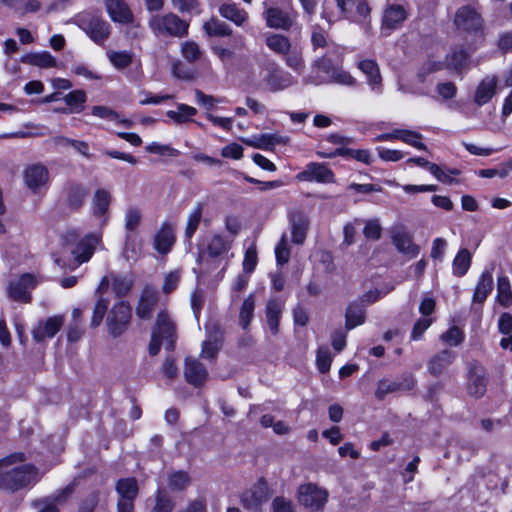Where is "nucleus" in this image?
I'll use <instances>...</instances> for the list:
<instances>
[{
    "label": "nucleus",
    "instance_id": "f257e3e1",
    "mask_svg": "<svg viewBox=\"0 0 512 512\" xmlns=\"http://www.w3.org/2000/svg\"><path fill=\"white\" fill-rule=\"evenodd\" d=\"M23 452H15L0 459V490L16 493L32 487L40 480L38 469L24 464Z\"/></svg>",
    "mask_w": 512,
    "mask_h": 512
},
{
    "label": "nucleus",
    "instance_id": "f03ea898",
    "mask_svg": "<svg viewBox=\"0 0 512 512\" xmlns=\"http://www.w3.org/2000/svg\"><path fill=\"white\" fill-rule=\"evenodd\" d=\"M101 240L100 234L90 233L80 237L75 229H68L61 235V251L55 262L66 267V258L71 255L74 267L87 262L93 255L96 245Z\"/></svg>",
    "mask_w": 512,
    "mask_h": 512
},
{
    "label": "nucleus",
    "instance_id": "7ed1b4c3",
    "mask_svg": "<svg viewBox=\"0 0 512 512\" xmlns=\"http://www.w3.org/2000/svg\"><path fill=\"white\" fill-rule=\"evenodd\" d=\"M73 22L97 45L104 44L111 35V24L99 11H81L74 16Z\"/></svg>",
    "mask_w": 512,
    "mask_h": 512
},
{
    "label": "nucleus",
    "instance_id": "20e7f679",
    "mask_svg": "<svg viewBox=\"0 0 512 512\" xmlns=\"http://www.w3.org/2000/svg\"><path fill=\"white\" fill-rule=\"evenodd\" d=\"M149 27L155 35L182 37L188 32V24L172 13L152 16Z\"/></svg>",
    "mask_w": 512,
    "mask_h": 512
},
{
    "label": "nucleus",
    "instance_id": "39448f33",
    "mask_svg": "<svg viewBox=\"0 0 512 512\" xmlns=\"http://www.w3.org/2000/svg\"><path fill=\"white\" fill-rule=\"evenodd\" d=\"M328 495L326 489L314 483L302 484L297 491L299 503L312 511L321 510L328 501Z\"/></svg>",
    "mask_w": 512,
    "mask_h": 512
},
{
    "label": "nucleus",
    "instance_id": "423d86ee",
    "mask_svg": "<svg viewBox=\"0 0 512 512\" xmlns=\"http://www.w3.org/2000/svg\"><path fill=\"white\" fill-rule=\"evenodd\" d=\"M132 317V308L129 303L120 301L116 303L107 316L109 333L113 337L122 335L128 328Z\"/></svg>",
    "mask_w": 512,
    "mask_h": 512
},
{
    "label": "nucleus",
    "instance_id": "0eeeda50",
    "mask_svg": "<svg viewBox=\"0 0 512 512\" xmlns=\"http://www.w3.org/2000/svg\"><path fill=\"white\" fill-rule=\"evenodd\" d=\"M454 23L456 27L468 33L482 32L484 20L477 10L471 5L461 6L455 13Z\"/></svg>",
    "mask_w": 512,
    "mask_h": 512
},
{
    "label": "nucleus",
    "instance_id": "6e6552de",
    "mask_svg": "<svg viewBox=\"0 0 512 512\" xmlns=\"http://www.w3.org/2000/svg\"><path fill=\"white\" fill-rule=\"evenodd\" d=\"M416 385V379L411 373H403L397 380L382 379L377 384L375 397L383 400L387 394L411 391Z\"/></svg>",
    "mask_w": 512,
    "mask_h": 512
},
{
    "label": "nucleus",
    "instance_id": "1a4fd4ad",
    "mask_svg": "<svg viewBox=\"0 0 512 512\" xmlns=\"http://www.w3.org/2000/svg\"><path fill=\"white\" fill-rule=\"evenodd\" d=\"M38 284L37 279L32 274H23L18 279L9 282L7 293L10 299L17 302H30V290Z\"/></svg>",
    "mask_w": 512,
    "mask_h": 512
},
{
    "label": "nucleus",
    "instance_id": "9d476101",
    "mask_svg": "<svg viewBox=\"0 0 512 512\" xmlns=\"http://www.w3.org/2000/svg\"><path fill=\"white\" fill-rule=\"evenodd\" d=\"M266 75L263 78L266 88L271 92H278L293 84L290 73L280 69L275 62H269L266 67Z\"/></svg>",
    "mask_w": 512,
    "mask_h": 512
},
{
    "label": "nucleus",
    "instance_id": "9b49d317",
    "mask_svg": "<svg viewBox=\"0 0 512 512\" xmlns=\"http://www.w3.org/2000/svg\"><path fill=\"white\" fill-rule=\"evenodd\" d=\"M269 497L268 484L263 479H260L250 490L242 494L241 503L244 508L258 512L261 506L268 501Z\"/></svg>",
    "mask_w": 512,
    "mask_h": 512
},
{
    "label": "nucleus",
    "instance_id": "f8f14e48",
    "mask_svg": "<svg viewBox=\"0 0 512 512\" xmlns=\"http://www.w3.org/2000/svg\"><path fill=\"white\" fill-rule=\"evenodd\" d=\"M297 180L305 182L333 183L334 173L323 163L312 162L306 165L305 169L297 174Z\"/></svg>",
    "mask_w": 512,
    "mask_h": 512
},
{
    "label": "nucleus",
    "instance_id": "ddd939ff",
    "mask_svg": "<svg viewBox=\"0 0 512 512\" xmlns=\"http://www.w3.org/2000/svg\"><path fill=\"white\" fill-rule=\"evenodd\" d=\"M103 5L112 22L128 25L134 21V14L125 0H103Z\"/></svg>",
    "mask_w": 512,
    "mask_h": 512
},
{
    "label": "nucleus",
    "instance_id": "4468645a",
    "mask_svg": "<svg viewBox=\"0 0 512 512\" xmlns=\"http://www.w3.org/2000/svg\"><path fill=\"white\" fill-rule=\"evenodd\" d=\"M165 340V348L173 350L176 341V326L171 317L165 311H160L156 318V325L152 332Z\"/></svg>",
    "mask_w": 512,
    "mask_h": 512
},
{
    "label": "nucleus",
    "instance_id": "2eb2a0df",
    "mask_svg": "<svg viewBox=\"0 0 512 512\" xmlns=\"http://www.w3.org/2000/svg\"><path fill=\"white\" fill-rule=\"evenodd\" d=\"M88 188L78 182H69L63 190L64 205L72 211L82 208L88 196Z\"/></svg>",
    "mask_w": 512,
    "mask_h": 512
},
{
    "label": "nucleus",
    "instance_id": "dca6fc26",
    "mask_svg": "<svg viewBox=\"0 0 512 512\" xmlns=\"http://www.w3.org/2000/svg\"><path fill=\"white\" fill-rule=\"evenodd\" d=\"M263 18L269 28L289 30L296 20V15L278 7H268L263 12Z\"/></svg>",
    "mask_w": 512,
    "mask_h": 512
},
{
    "label": "nucleus",
    "instance_id": "f3484780",
    "mask_svg": "<svg viewBox=\"0 0 512 512\" xmlns=\"http://www.w3.org/2000/svg\"><path fill=\"white\" fill-rule=\"evenodd\" d=\"M23 178L26 186L37 192L48 183L49 172L43 164H32L25 168Z\"/></svg>",
    "mask_w": 512,
    "mask_h": 512
},
{
    "label": "nucleus",
    "instance_id": "a211bd4d",
    "mask_svg": "<svg viewBox=\"0 0 512 512\" xmlns=\"http://www.w3.org/2000/svg\"><path fill=\"white\" fill-rule=\"evenodd\" d=\"M159 301V292L155 287L146 286L140 296L136 306V315L140 319L148 320L151 318Z\"/></svg>",
    "mask_w": 512,
    "mask_h": 512
},
{
    "label": "nucleus",
    "instance_id": "6ab92c4d",
    "mask_svg": "<svg viewBox=\"0 0 512 512\" xmlns=\"http://www.w3.org/2000/svg\"><path fill=\"white\" fill-rule=\"evenodd\" d=\"M184 377L190 385L202 387L208 379V371L197 359L187 357L184 365Z\"/></svg>",
    "mask_w": 512,
    "mask_h": 512
},
{
    "label": "nucleus",
    "instance_id": "aec40b11",
    "mask_svg": "<svg viewBox=\"0 0 512 512\" xmlns=\"http://www.w3.org/2000/svg\"><path fill=\"white\" fill-rule=\"evenodd\" d=\"M73 490L74 488L72 486H67L52 496L34 500L32 507L38 509V512H59L58 506L66 501Z\"/></svg>",
    "mask_w": 512,
    "mask_h": 512
},
{
    "label": "nucleus",
    "instance_id": "412c9836",
    "mask_svg": "<svg viewBox=\"0 0 512 512\" xmlns=\"http://www.w3.org/2000/svg\"><path fill=\"white\" fill-rule=\"evenodd\" d=\"M292 242L297 245L304 243L309 227V218L302 211H294L289 214Z\"/></svg>",
    "mask_w": 512,
    "mask_h": 512
},
{
    "label": "nucleus",
    "instance_id": "4be33fe9",
    "mask_svg": "<svg viewBox=\"0 0 512 512\" xmlns=\"http://www.w3.org/2000/svg\"><path fill=\"white\" fill-rule=\"evenodd\" d=\"M455 358L456 353L449 349H444L436 353L427 362L428 372L434 377L442 375L454 362Z\"/></svg>",
    "mask_w": 512,
    "mask_h": 512
},
{
    "label": "nucleus",
    "instance_id": "5701e85b",
    "mask_svg": "<svg viewBox=\"0 0 512 512\" xmlns=\"http://www.w3.org/2000/svg\"><path fill=\"white\" fill-rule=\"evenodd\" d=\"M64 323L62 316H53L43 322H39L33 329L32 336L36 342H42L46 338L54 337Z\"/></svg>",
    "mask_w": 512,
    "mask_h": 512
},
{
    "label": "nucleus",
    "instance_id": "b1692460",
    "mask_svg": "<svg viewBox=\"0 0 512 512\" xmlns=\"http://www.w3.org/2000/svg\"><path fill=\"white\" fill-rule=\"evenodd\" d=\"M358 68L366 75L367 83L371 90L377 94L382 93V77L378 64L371 59H365L358 63Z\"/></svg>",
    "mask_w": 512,
    "mask_h": 512
},
{
    "label": "nucleus",
    "instance_id": "393cba45",
    "mask_svg": "<svg viewBox=\"0 0 512 512\" xmlns=\"http://www.w3.org/2000/svg\"><path fill=\"white\" fill-rule=\"evenodd\" d=\"M498 80L494 75L486 76L478 84L474 93V102L478 106L488 103L496 94Z\"/></svg>",
    "mask_w": 512,
    "mask_h": 512
},
{
    "label": "nucleus",
    "instance_id": "a878e982",
    "mask_svg": "<svg viewBox=\"0 0 512 512\" xmlns=\"http://www.w3.org/2000/svg\"><path fill=\"white\" fill-rule=\"evenodd\" d=\"M233 239L222 234L215 233L207 241L206 248L203 251L209 257L217 258L225 255L231 249Z\"/></svg>",
    "mask_w": 512,
    "mask_h": 512
},
{
    "label": "nucleus",
    "instance_id": "bb28decb",
    "mask_svg": "<svg viewBox=\"0 0 512 512\" xmlns=\"http://www.w3.org/2000/svg\"><path fill=\"white\" fill-rule=\"evenodd\" d=\"M392 242L400 253L410 257H416L419 254V246L413 242L412 236L403 229L393 232Z\"/></svg>",
    "mask_w": 512,
    "mask_h": 512
},
{
    "label": "nucleus",
    "instance_id": "cd10ccee",
    "mask_svg": "<svg viewBox=\"0 0 512 512\" xmlns=\"http://www.w3.org/2000/svg\"><path fill=\"white\" fill-rule=\"evenodd\" d=\"M304 82L306 84L320 85L323 83L334 82L341 85L353 86L356 84V79L347 71L336 67L332 76L329 79L322 78V76L317 77H305Z\"/></svg>",
    "mask_w": 512,
    "mask_h": 512
},
{
    "label": "nucleus",
    "instance_id": "c85d7f7f",
    "mask_svg": "<svg viewBox=\"0 0 512 512\" xmlns=\"http://www.w3.org/2000/svg\"><path fill=\"white\" fill-rule=\"evenodd\" d=\"M112 201L110 191L104 188L97 189L92 197V211L96 217L104 218L103 222H107L106 215Z\"/></svg>",
    "mask_w": 512,
    "mask_h": 512
},
{
    "label": "nucleus",
    "instance_id": "c756f323",
    "mask_svg": "<svg viewBox=\"0 0 512 512\" xmlns=\"http://www.w3.org/2000/svg\"><path fill=\"white\" fill-rule=\"evenodd\" d=\"M407 14L404 8L400 5H392L387 8L383 15L382 30L392 31L398 28L401 23L406 19Z\"/></svg>",
    "mask_w": 512,
    "mask_h": 512
},
{
    "label": "nucleus",
    "instance_id": "7c9ffc66",
    "mask_svg": "<svg viewBox=\"0 0 512 512\" xmlns=\"http://www.w3.org/2000/svg\"><path fill=\"white\" fill-rule=\"evenodd\" d=\"M219 14L238 27L244 26L249 19L248 12L235 3H224L219 7Z\"/></svg>",
    "mask_w": 512,
    "mask_h": 512
},
{
    "label": "nucleus",
    "instance_id": "2f4dec72",
    "mask_svg": "<svg viewBox=\"0 0 512 512\" xmlns=\"http://www.w3.org/2000/svg\"><path fill=\"white\" fill-rule=\"evenodd\" d=\"M175 242L174 230L168 223H163L154 238V247L161 254H167Z\"/></svg>",
    "mask_w": 512,
    "mask_h": 512
},
{
    "label": "nucleus",
    "instance_id": "473e14b6",
    "mask_svg": "<svg viewBox=\"0 0 512 512\" xmlns=\"http://www.w3.org/2000/svg\"><path fill=\"white\" fill-rule=\"evenodd\" d=\"M493 289V277L489 270L481 273L474 289L472 301L474 304H483Z\"/></svg>",
    "mask_w": 512,
    "mask_h": 512
},
{
    "label": "nucleus",
    "instance_id": "72a5a7b5",
    "mask_svg": "<svg viewBox=\"0 0 512 512\" xmlns=\"http://www.w3.org/2000/svg\"><path fill=\"white\" fill-rule=\"evenodd\" d=\"M284 309V304L278 299H270L266 305V319L269 330L273 335L279 332L280 318Z\"/></svg>",
    "mask_w": 512,
    "mask_h": 512
},
{
    "label": "nucleus",
    "instance_id": "f704fd0d",
    "mask_svg": "<svg viewBox=\"0 0 512 512\" xmlns=\"http://www.w3.org/2000/svg\"><path fill=\"white\" fill-rule=\"evenodd\" d=\"M265 44L271 51L281 56L288 53L289 49L292 47L288 37L277 33L267 34L265 37Z\"/></svg>",
    "mask_w": 512,
    "mask_h": 512
},
{
    "label": "nucleus",
    "instance_id": "c9c22d12",
    "mask_svg": "<svg viewBox=\"0 0 512 512\" xmlns=\"http://www.w3.org/2000/svg\"><path fill=\"white\" fill-rule=\"evenodd\" d=\"M153 505L150 512H172L175 502L172 497L162 488H158L152 497Z\"/></svg>",
    "mask_w": 512,
    "mask_h": 512
},
{
    "label": "nucleus",
    "instance_id": "e433bc0d",
    "mask_svg": "<svg viewBox=\"0 0 512 512\" xmlns=\"http://www.w3.org/2000/svg\"><path fill=\"white\" fill-rule=\"evenodd\" d=\"M345 327L347 330H351L365 321V310L364 307L359 303H351L345 314Z\"/></svg>",
    "mask_w": 512,
    "mask_h": 512
},
{
    "label": "nucleus",
    "instance_id": "4c0bfd02",
    "mask_svg": "<svg viewBox=\"0 0 512 512\" xmlns=\"http://www.w3.org/2000/svg\"><path fill=\"white\" fill-rule=\"evenodd\" d=\"M142 241L138 233L125 234V245L123 248V256L127 260L136 261L141 254Z\"/></svg>",
    "mask_w": 512,
    "mask_h": 512
},
{
    "label": "nucleus",
    "instance_id": "58836bf2",
    "mask_svg": "<svg viewBox=\"0 0 512 512\" xmlns=\"http://www.w3.org/2000/svg\"><path fill=\"white\" fill-rule=\"evenodd\" d=\"M21 61L40 68H52L56 66V59L49 52L29 53L22 57Z\"/></svg>",
    "mask_w": 512,
    "mask_h": 512
},
{
    "label": "nucleus",
    "instance_id": "ea45409f",
    "mask_svg": "<svg viewBox=\"0 0 512 512\" xmlns=\"http://www.w3.org/2000/svg\"><path fill=\"white\" fill-rule=\"evenodd\" d=\"M472 255L468 249L458 251L452 262V272L457 277L464 276L471 266Z\"/></svg>",
    "mask_w": 512,
    "mask_h": 512
},
{
    "label": "nucleus",
    "instance_id": "a19ab883",
    "mask_svg": "<svg viewBox=\"0 0 512 512\" xmlns=\"http://www.w3.org/2000/svg\"><path fill=\"white\" fill-rule=\"evenodd\" d=\"M203 29L210 37H226L233 33L232 28L218 18H211L203 24Z\"/></svg>",
    "mask_w": 512,
    "mask_h": 512
},
{
    "label": "nucleus",
    "instance_id": "79ce46f5",
    "mask_svg": "<svg viewBox=\"0 0 512 512\" xmlns=\"http://www.w3.org/2000/svg\"><path fill=\"white\" fill-rule=\"evenodd\" d=\"M116 491L119 499H136L139 491L136 479L129 477L118 480Z\"/></svg>",
    "mask_w": 512,
    "mask_h": 512
},
{
    "label": "nucleus",
    "instance_id": "37998d69",
    "mask_svg": "<svg viewBox=\"0 0 512 512\" xmlns=\"http://www.w3.org/2000/svg\"><path fill=\"white\" fill-rule=\"evenodd\" d=\"M497 300L504 307H509L512 304L511 284L507 276L498 277Z\"/></svg>",
    "mask_w": 512,
    "mask_h": 512
},
{
    "label": "nucleus",
    "instance_id": "c03bdc74",
    "mask_svg": "<svg viewBox=\"0 0 512 512\" xmlns=\"http://www.w3.org/2000/svg\"><path fill=\"white\" fill-rule=\"evenodd\" d=\"M203 208L204 206L202 203H197L196 206L189 213L185 228V237L187 239H191L195 232L197 231L202 218Z\"/></svg>",
    "mask_w": 512,
    "mask_h": 512
},
{
    "label": "nucleus",
    "instance_id": "a18cd8bd",
    "mask_svg": "<svg viewBox=\"0 0 512 512\" xmlns=\"http://www.w3.org/2000/svg\"><path fill=\"white\" fill-rule=\"evenodd\" d=\"M286 65L297 73H301L304 69V59L302 50L297 46H292L288 53L283 55Z\"/></svg>",
    "mask_w": 512,
    "mask_h": 512
},
{
    "label": "nucleus",
    "instance_id": "49530a36",
    "mask_svg": "<svg viewBox=\"0 0 512 512\" xmlns=\"http://www.w3.org/2000/svg\"><path fill=\"white\" fill-rule=\"evenodd\" d=\"M190 483V476L185 471H173L168 475V486L172 491H183Z\"/></svg>",
    "mask_w": 512,
    "mask_h": 512
},
{
    "label": "nucleus",
    "instance_id": "de8ad7c7",
    "mask_svg": "<svg viewBox=\"0 0 512 512\" xmlns=\"http://www.w3.org/2000/svg\"><path fill=\"white\" fill-rule=\"evenodd\" d=\"M255 298L250 294L244 301L239 313V323L243 329H247L254 315Z\"/></svg>",
    "mask_w": 512,
    "mask_h": 512
},
{
    "label": "nucleus",
    "instance_id": "09e8293b",
    "mask_svg": "<svg viewBox=\"0 0 512 512\" xmlns=\"http://www.w3.org/2000/svg\"><path fill=\"white\" fill-rule=\"evenodd\" d=\"M107 57L111 64L118 70L127 68L133 60V54L130 51L110 50L107 52Z\"/></svg>",
    "mask_w": 512,
    "mask_h": 512
},
{
    "label": "nucleus",
    "instance_id": "8fccbe9b",
    "mask_svg": "<svg viewBox=\"0 0 512 512\" xmlns=\"http://www.w3.org/2000/svg\"><path fill=\"white\" fill-rule=\"evenodd\" d=\"M177 108V111H167L166 115L178 124L189 121L191 117H193L197 113V110L194 107L186 104H179Z\"/></svg>",
    "mask_w": 512,
    "mask_h": 512
},
{
    "label": "nucleus",
    "instance_id": "3c124183",
    "mask_svg": "<svg viewBox=\"0 0 512 512\" xmlns=\"http://www.w3.org/2000/svg\"><path fill=\"white\" fill-rule=\"evenodd\" d=\"M336 67L337 66L333 65L332 60L328 56L324 55L313 62L312 72L315 73V75H310L309 77L320 76L319 73L323 72L326 75L324 78L329 79Z\"/></svg>",
    "mask_w": 512,
    "mask_h": 512
},
{
    "label": "nucleus",
    "instance_id": "603ef678",
    "mask_svg": "<svg viewBox=\"0 0 512 512\" xmlns=\"http://www.w3.org/2000/svg\"><path fill=\"white\" fill-rule=\"evenodd\" d=\"M64 101L69 106L71 113H79L83 110V104L86 102V94L82 90H74L64 97Z\"/></svg>",
    "mask_w": 512,
    "mask_h": 512
},
{
    "label": "nucleus",
    "instance_id": "864d4df0",
    "mask_svg": "<svg viewBox=\"0 0 512 512\" xmlns=\"http://www.w3.org/2000/svg\"><path fill=\"white\" fill-rule=\"evenodd\" d=\"M125 231L126 234L138 233L137 228L142 220V213L136 207H129L125 212Z\"/></svg>",
    "mask_w": 512,
    "mask_h": 512
},
{
    "label": "nucleus",
    "instance_id": "5fc2aeb1",
    "mask_svg": "<svg viewBox=\"0 0 512 512\" xmlns=\"http://www.w3.org/2000/svg\"><path fill=\"white\" fill-rule=\"evenodd\" d=\"M469 54L464 49H456L449 56H447L448 67L460 71L468 62Z\"/></svg>",
    "mask_w": 512,
    "mask_h": 512
},
{
    "label": "nucleus",
    "instance_id": "6e6d98bb",
    "mask_svg": "<svg viewBox=\"0 0 512 512\" xmlns=\"http://www.w3.org/2000/svg\"><path fill=\"white\" fill-rule=\"evenodd\" d=\"M112 290L117 296L126 295L132 288V279L125 275H112Z\"/></svg>",
    "mask_w": 512,
    "mask_h": 512
},
{
    "label": "nucleus",
    "instance_id": "4d7b16f0",
    "mask_svg": "<svg viewBox=\"0 0 512 512\" xmlns=\"http://www.w3.org/2000/svg\"><path fill=\"white\" fill-rule=\"evenodd\" d=\"M181 54L185 60L193 63L201 58L203 52L196 42L186 41L181 45Z\"/></svg>",
    "mask_w": 512,
    "mask_h": 512
},
{
    "label": "nucleus",
    "instance_id": "13d9d810",
    "mask_svg": "<svg viewBox=\"0 0 512 512\" xmlns=\"http://www.w3.org/2000/svg\"><path fill=\"white\" fill-rule=\"evenodd\" d=\"M422 135L418 132L412 130H404L400 131L399 140L419 149V150H427V146L421 141Z\"/></svg>",
    "mask_w": 512,
    "mask_h": 512
},
{
    "label": "nucleus",
    "instance_id": "bf43d9fd",
    "mask_svg": "<svg viewBox=\"0 0 512 512\" xmlns=\"http://www.w3.org/2000/svg\"><path fill=\"white\" fill-rule=\"evenodd\" d=\"M251 146L259 149H268L276 143H284L282 138L274 134H263L259 137H255L253 141L249 142Z\"/></svg>",
    "mask_w": 512,
    "mask_h": 512
},
{
    "label": "nucleus",
    "instance_id": "052dcab7",
    "mask_svg": "<svg viewBox=\"0 0 512 512\" xmlns=\"http://www.w3.org/2000/svg\"><path fill=\"white\" fill-rule=\"evenodd\" d=\"M311 43L314 49L329 46L327 32L319 25H314L312 27Z\"/></svg>",
    "mask_w": 512,
    "mask_h": 512
},
{
    "label": "nucleus",
    "instance_id": "680f3d73",
    "mask_svg": "<svg viewBox=\"0 0 512 512\" xmlns=\"http://www.w3.org/2000/svg\"><path fill=\"white\" fill-rule=\"evenodd\" d=\"M441 340L451 346H458L464 340L463 332L457 326L450 327L440 336Z\"/></svg>",
    "mask_w": 512,
    "mask_h": 512
},
{
    "label": "nucleus",
    "instance_id": "e2e57ef3",
    "mask_svg": "<svg viewBox=\"0 0 512 512\" xmlns=\"http://www.w3.org/2000/svg\"><path fill=\"white\" fill-rule=\"evenodd\" d=\"M276 261L279 265H284L289 261L290 249L288 247L287 237L282 235L279 243L275 247Z\"/></svg>",
    "mask_w": 512,
    "mask_h": 512
},
{
    "label": "nucleus",
    "instance_id": "0e129e2a",
    "mask_svg": "<svg viewBox=\"0 0 512 512\" xmlns=\"http://www.w3.org/2000/svg\"><path fill=\"white\" fill-rule=\"evenodd\" d=\"M221 348L220 339L215 336L213 339L205 340L202 344L201 356L206 359L214 358Z\"/></svg>",
    "mask_w": 512,
    "mask_h": 512
},
{
    "label": "nucleus",
    "instance_id": "69168bd1",
    "mask_svg": "<svg viewBox=\"0 0 512 512\" xmlns=\"http://www.w3.org/2000/svg\"><path fill=\"white\" fill-rule=\"evenodd\" d=\"M382 227L378 219H369L365 221L363 234L367 239L378 240L381 237Z\"/></svg>",
    "mask_w": 512,
    "mask_h": 512
},
{
    "label": "nucleus",
    "instance_id": "338daca9",
    "mask_svg": "<svg viewBox=\"0 0 512 512\" xmlns=\"http://www.w3.org/2000/svg\"><path fill=\"white\" fill-rule=\"evenodd\" d=\"M258 257L256 247L253 245L249 247L244 254L243 259V270L244 272L250 274L252 273L257 265Z\"/></svg>",
    "mask_w": 512,
    "mask_h": 512
},
{
    "label": "nucleus",
    "instance_id": "774afa93",
    "mask_svg": "<svg viewBox=\"0 0 512 512\" xmlns=\"http://www.w3.org/2000/svg\"><path fill=\"white\" fill-rule=\"evenodd\" d=\"M99 503V493L91 492L79 504L78 512H94Z\"/></svg>",
    "mask_w": 512,
    "mask_h": 512
}]
</instances>
